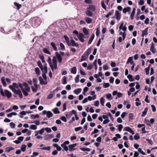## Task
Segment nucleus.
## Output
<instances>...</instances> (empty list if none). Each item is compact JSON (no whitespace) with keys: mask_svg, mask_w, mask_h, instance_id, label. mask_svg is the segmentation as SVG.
Returning <instances> with one entry per match:
<instances>
[{"mask_svg":"<svg viewBox=\"0 0 157 157\" xmlns=\"http://www.w3.org/2000/svg\"><path fill=\"white\" fill-rule=\"evenodd\" d=\"M52 110L55 114H59L60 113V112L58 110V108H56L54 109H53Z\"/></svg>","mask_w":157,"mask_h":157,"instance_id":"nucleus-27","label":"nucleus"},{"mask_svg":"<svg viewBox=\"0 0 157 157\" xmlns=\"http://www.w3.org/2000/svg\"><path fill=\"white\" fill-rule=\"evenodd\" d=\"M83 32L86 35H88L89 34L88 31L87 30L86 28L84 27L83 28Z\"/></svg>","mask_w":157,"mask_h":157,"instance_id":"nucleus-29","label":"nucleus"},{"mask_svg":"<svg viewBox=\"0 0 157 157\" xmlns=\"http://www.w3.org/2000/svg\"><path fill=\"white\" fill-rule=\"evenodd\" d=\"M40 149L43 150H45L47 151H49L50 150V147L49 146H48L47 147H44L42 148H40Z\"/></svg>","mask_w":157,"mask_h":157,"instance_id":"nucleus-45","label":"nucleus"},{"mask_svg":"<svg viewBox=\"0 0 157 157\" xmlns=\"http://www.w3.org/2000/svg\"><path fill=\"white\" fill-rule=\"evenodd\" d=\"M94 37V34H93L91 36V37H90V40L88 42V44H90L91 43Z\"/></svg>","mask_w":157,"mask_h":157,"instance_id":"nucleus-19","label":"nucleus"},{"mask_svg":"<svg viewBox=\"0 0 157 157\" xmlns=\"http://www.w3.org/2000/svg\"><path fill=\"white\" fill-rule=\"evenodd\" d=\"M55 54L59 62L61 63L62 61V59L60 55L57 52H56Z\"/></svg>","mask_w":157,"mask_h":157,"instance_id":"nucleus-6","label":"nucleus"},{"mask_svg":"<svg viewBox=\"0 0 157 157\" xmlns=\"http://www.w3.org/2000/svg\"><path fill=\"white\" fill-rule=\"evenodd\" d=\"M31 117L32 118H33L34 119L38 118L39 117V116L38 114L36 115H31Z\"/></svg>","mask_w":157,"mask_h":157,"instance_id":"nucleus-50","label":"nucleus"},{"mask_svg":"<svg viewBox=\"0 0 157 157\" xmlns=\"http://www.w3.org/2000/svg\"><path fill=\"white\" fill-rule=\"evenodd\" d=\"M71 45L73 47H78V43H76L74 40H71Z\"/></svg>","mask_w":157,"mask_h":157,"instance_id":"nucleus-10","label":"nucleus"},{"mask_svg":"<svg viewBox=\"0 0 157 157\" xmlns=\"http://www.w3.org/2000/svg\"><path fill=\"white\" fill-rule=\"evenodd\" d=\"M6 151L7 152H9L10 151L14 150V148L11 147H6Z\"/></svg>","mask_w":157,"mask_h":157,"instance_id":"nucleus-33","label":"nucleus"},{"mask_svg":"<svg viewBox=\"0 0 157 157\" xmlns=\"http://www.w3.org/2000/svg\"><path fill=\"white\" fill-rule=\"evenodd\" d=\"M86 13L87 16L89 17H92L93 13L90 11H87L86 12Z\"/></svg>","mask_w":157,"mask_h":157,"instance_id":"nucleus-35","label":"nucleus"},{"mask_svg":"<svg viewBox=\"0 0 157 157\" xmlns=\"http://www.w3.org/2000/svg\"><path fill=\"white\" fill-rule=\"evenodd\" d=\"M81 91V88H78L77 89L75 90L74 91V92L76 94H78L80 93Z\"/></svg>","mask_w":157,"mask_h":157,"instance_id":"nucleus-28","label":"nucleus"},{"mask_svg":"<svg viewBox=\"0 0 157 157\" xmlns=\"http://www.w3.org/2000/svg\"><path fill=\"white\" fill-rule=\"evenodd\" d=\"M109 121L110 120L109 119H105L103 123L104 124H106L107 123L109 122Z\"/></svg>","mask_w":157,"mask_h":157,"instance_id":"nucleus-64","label":"nucleus"},{"mask_svg":"<svg viewBox=\"0 0 157 157\" xmlns=\"http://www.w3.org/2000/svg\"><path fill=\"white\" fill-rule=\"evenodd\" d=\"M138 151L141 154L143 155H145V153L142 151V149L141 148H139L138 149Z\"/></svg>","mask_w":157,"mask_h":157,"instance_id":"nucleus-53","label":"nucleus"},{"mask_svg":"<svg viewBox=\"0 0 157 157\" xmlns=\"http://www.w3.org/2000/svg\"><path fill=\"white\" fill-rule=\"evenodd\" d=\"M101 4L102 7L105 10H106V7L105 5L104 1H101Z\"/></svg>","mask_w":157,"mask_h":157,"instance_id":"nucleus-36","label":"nucleus"},{"mask_svg":"<svg viewBox=\"0 0 157 157\" xmlns=\"http://www.w3.org/2000/svg\"><path fill=\"white\" fill-rule=\"evenodd\" d=\"M148 110L147 107H146L143 112H142V114L141 115V116L142 117H144L147 114Z\"/></svg>","mask_w":157,"mask_h":157,"instance_id":"nucleus-26","label":"nucleus"},{"mask_svg":"<svg viewBox=\"0 0 157 157\" xmlns=\"http://www.w3.org/2000/svg\"><path fill=\"white\" fill-rule=\"evenodd\" d=\"M60 119L64 122H66L67 121V119L64 116H62Z\"/></svg>","mask_w":157,"mask_h":157,"instance_id":"nucleus-52","label":"nucleus"},{"mask_svg":"<svg viewBox=\"0 0 157 157\" xmlns=\"http://www.w3.org/2000/svg\"><path fill=\"white\" fill-rule=\"evenodd\" d=\"M127 113L125 112H123L121 115V118H124L125 116L127 115Z\"/></svg>","mask_w":157,"mask_h":157,"instance_id":"nucleus-63","label":"nucleus"},{"mask_svg":"<svg viewBox=\"0 0 157 157\" xmlns=\"http://www.w3.org/2000/svg\"><path fill=\"white\" fill-rule=\"evenodd\" d=\"M60 46L61 49L63 51L65 49V47L64 45L62 43H60Z\"/></svg>","mask_w":157,"mask_h":157,"instance_id":"nucleus-48","label":"nucleus"},{"mask_svg":"<svg viewBox=\"0 0 157 157\" xmlns=\"http://www.w3.org/2000/svg\"><path fill=\"white\" fill-rule=\"evenodd\" d=\"M51 45L55 51H56L58 50L54 42H52L51 43Z\"/></svg>","mask_w":157,"mask_h":157,"instance_id":"nucleus-23","label":"nucleus"},{"mask_svg":"<svg viewBox=\"0 0 157 157\" xmlns=\"http://www.w3.org/2000/svg\"><path fill=\"white\" fill-rule=\"evenodd\" d=\"M100 103L101 105L102 106L104 105V104L105 102V99L103 97H101L100 99Z\"/></svg>","mask_w":157,"mask_h":157,"instance_id":"nucleus-38","label":"nucleus"},{"mask_svg":"<svg viewBox=\"0 0 157 157\" xmlns=\"http://www.w3.org/2000/svg\"><path fill=\"white\" fill-rule=\"evenodd\" d=\"M131 8L129 7H127L126 8H124L123 10V13H125L126 12H130L131 11Z\"/></svg>","mask_w":157,"mask_h":157,"instance_id":"nucleus-15","label":"nucleus"},{"mask_svg":"<svg viewBox=\"0 0 157 157\" xmlns=\"http://www.w3.org/2000/svg\"><path fill=\"white\" fill-rule=\"evenodd\" d=\"M43 52L49 55H51V52L46 48H44L43 49Z\"/></svg>","mask_w":157,"mask_h":157,"instance_id":"nucleus-20","label":"nucleus"},{"mask_svg":"<svg viewBox=\"0 0 157 157\" xmlns=\"http://www.w3.org/2000/svg\"><path fill=\"white\" fill-rule=\"evenodd\" d=\"M53 65L54 66V68L56 69H57V60L56 57L55 56L53 57V59L52 60Z\"/></svg>","mask_w":157,"mask_h":157,"instance_id":"nucleus-3","label":"nucleus"},{"mask_svg":"<svg viewBox=\"0 0 157 157\" xmlns=\"http://www.w3.org/2000/svg\"><path fill=\"white\" fill-rule=\"evenodd\" d=\"M10 125L11 128H15V124L13 122H11L10 123Z\"/></svg>","mask_w":157,"mask_h":157,"instance_id":"nucleus-60","label":"nucleus"},{"mask_svg":"<svg viewBox=\"0 0 157 157\" xmlns=\"http://www.w3.org/2000/svg\"><path fill=\"white\" fill-rule=\"evenodd\" d=\"M63 37L66 41L67 45L69 46H71V44L70 42L69 39V37L67 35H64L63 36Z\"/></svg>","mask_w":157,"mask_h":157,"instance_id":"nucleus-12","label":"nucleus"},{"mask_svg":"<svg viewBox=\"0 0 157 157\" xmlns=\"http://www.w3.org/2000/svg\"><path fill=\"white\" fill-rule=\"evenodd\" d=\"M118 130L119 131H121L123 128V125L121 124H120L118 125Z\"/></svg>","mask_w":157,"mask_h":157,"instance_id":"nucleus-59","label":"nucleus"},{"mask_svg":"<svg viewBox=\"0 0 157 157\" xmlns=\"http://www.w3.org/2000/svg\"><path fill=\"white\" fill-rule=\"evenodd\" d=\"M91 48H89L87 49L86 52H85L84 53H86V54L89 56V55L91 52Z\"/></svg>","mask_w":157,"mask_h":157,"instance_id":"nucleus-42","label":"nucleus"},{"mask_svg":"<svg viewBox=\"0 0 157 157\" xmlns=\"http://www.w3.org/2000/svg\"><path fill=\"white\" fill-rule=\"evenodd\" d=\"M100 30L99 28H97L96 29V35L97 36H99L100 34Z\"/></svg>","mask_w":157,"mask_h":157,"instance_id":"nucleus-57","label":"nucleus"},{"mask_svg":"<svg viewBox=\"0 0 157 157\" xmlns=\"http://www.w3.org/2000/svg\"><path fill=\"white\" fill-rule=\"evenodd\" d=\"M35 71L36 75L39 76L40 75V69L38 67H36L35 69Z\"/></svg>","mask_w":157,"mask_h":157,"instance_id":"nucleus-22","label":"nucleus"},{"mask_svg":"<svg viewBox=\"0 0 157 157\" xmlns=\"http://www.w3.org/2000/svg\"><path fill=\"white\" fill-rule=\"evenodd\" d=\"M80 149L82 150L83 151H90V149L89 148H84L81 147L80 148Z\"/></svg>","mask_w":157,"mask_h":157,"instance_id":"nucleus-43","label":"nucleus"},{"mask_svg":"<svg viewBox=\"0 0 157 157\" xmlns=\"http://www.w3.org/2000/svg\"><path fill=\"white\" fill-rule=\"evenodd\" d=\"M85 21L88 24L91 23L92 22V19L89 17H87L86 18Z\"/></svg>","mask_w":157,"mask_h":157,"instance_id":"nucleus-32","label":"nucleus"},{"mask_svg":"<svg viewBox=\"0 0 157 157\" xmlns=\"http://www.w3.org/2000/svg\"><path fill=\"white\" fill-rule=\"evenodd\" d=\"M127 78L129 79L130 82H132L134 81V78H133L132 75H131L129 74L128 75Z\"/></svg>","mask_w":157,"mask_h":157,"instance_id":"nucleus-18","label":"nucleus"},{"mask_svg":"<svg viewBox=\"0 0 157 157\" xmlns=\"http://www.w3.org/2000/svg\"><path fill=\"white\" fill-rule=\"evenodd\" d=\"M110 86V84L108 83H105L103 84V87L105 88H107Z\"/></svg>","mask_w":157,"mask_h":157,"instance_id":"nucleus-56","label":"nucleus"},{"mask_svg":"<svg viewBox=\"0 0 157 157\" xmlns=\"http://www.w3.org/2000/svg\"><path fill=\"white\" fill-rule=\"evenodd\" d=\"M134 139L135 140H137L140 138L139 133H137L134 136Z\"/></svg>","mask_w":157,"mask_h":157,"instance_id":"nucleus-44","label":"nucleus"},{"mask_svg":"<svg viewBox=\"0 0 157 157\" xmlns=\"http://www.w3.org/2000/svg\"><path fill=\"white\" fill-rule=\"evenodd\" d=\"M133 113H131L129 114V121L132 120L133 119Z\"/></svg>","mask_w":157,"mask_h":157,"instance_id":"nucleus-46","label":"nucleus"},{"mask_svg":"<svg viewBox=\"0 0 157 157\" xmlns=\"http://www.w3.org/2000/svg\"><path fill=\"white\" fill-rule=\"evenodd\" d=\"M39 80L40 81V84L41 85H42L44 84V81L41 76H40L39 77Z\"/></svg>","mask_w":157,"mask_h":157,"instance_id":"nucleus-31","label":"nucleus"},{"mask_svg":"<svg viewBox=\"0 0 157 157\" xmlns=\"http://www.w3.org/2000/svg\"><path fill=\"white\" fill-rule=\"evenodd\" d=\"M77 71L76 67H73L71 69V72L73 74H75Z\"/></svg>","mask_w":157,"mask_h":157,"instance_id":"nucleus-25","label":"nucleus"},{"mask_svg":"<svg viewBox=\"0 0 157 157\" xmlns=\"http://www.w3.org/2000/svg\"><path fill=\"white\" fill-rule=\"evenodd\" d=\"M76 143L69 145L68 146V147L69 148V151H71L75 150V147L76 146Z\"/></svg>","mask_w":157,"mask_h":157,"instance_id":"nucleus-5","label":"nucleus"},{"mask_svg":"<svg viewBox=\"0 0 157 157\" xmlns=\"http://www.w3.org/2000/svg\"><path fill=\"white\" fill-rule=\"evenodd\" d=\"M105 96H106L107 99L108 100H109L110 99H112L113 98L112 95L111 94H107L105 95Z\"/></svg>","mask_w":157,"mask_h":157,"instance_id":"nucleus-41","label":"nucleus"},{"mask_svg":"<svg viewBox=\"0 0 157 157\" xmlns=\"http://www.w3.org/2000/svg\"><path fill=\"white\" fill-rule=\"evenodd\" d=\"M88 10H91L92 11H95L96 9L94 6L93 5H90L89 7L87 9Z\"/></svg>","mask_w":157,"mask_h":157,"instance_id":"nucleus-17","label":"nucleus"},{"mask_svg":"<svg viewBox=\"0 0 157 157\" xmlns=\"http://www.w3.org/2000/svg\"><path fill=\"white\" fill-rule=\"evenodd\" d=\"M47 61L48 62L49 65L52 64L51 62V59L50 56H48Z\"/></svg>","mask_w":157,"mask_h":157,"instance_id":"nucleus-58","label":"nucleus"},{"mask_svg":"<svg viewBox=\"0 0 157 157\" xmlns=\"http://www.w3.org/2000/svg\"><path fill=\"white\" fill-rule=\"evenodd\" d=\"M44 131V128H43L40 130L38 131V132L40 134L42 135Z\"/></svg>","mask_w":157,"mask_h":157,"instance_id":"nucleus-49","label":"nucleus"},{"mask_svg":"<svg viewBox=\"0 0 157 157\" xmlns=\"http://www.w3.org/2000/svg\"><path fill=\"white\" fill-rule=\"evenodd\" d=\"M85 37L84 35L82 33H80L78 36V38L79 40L82 42H83L84 41V38Z\"/></svg>","mask_w":157,"mask_h":157,"instance_id":"nucleus-4","label":"nucleus"},{"mask_svg":"<svg viewBox=\"0 0 157 157\" xmlns=\"http://www.w3.org/2000/svg\"><path fill=\"white\" fill-rule=\"evenodd\" d=\"M79 75H77L76 77L75 78V81L76 83H77L79 82Z\"/></svg>","mask_w":157,"mask_h":157,"instance_id":"nucleus-47","label":"nucleus"},{"mask_svg":"<svg viewBox=\"0 0 157 157\" xmlns=\"http://www.w3.org/2000/svg\"><path fill=\"white\" fill-rule=\"evenodd\" d=\"M41 71H42L43 73H45V74H47L48 73V68H43V69Z\"/></svg>","mask_w":157,"mask_h":157,"instance_id":"nucleus-54","label":"nucleus"},{"mask_svg":"<svg viewBox=\"0 0 157 157\" xmlns=\"http://www.w3.org/2000/svg\"><path fill=\"white\" fill-rule=\"evenodd\" d=\"M9 87L15 94L18 95L21 98H22L23 95L21 90L19 89L17 90L16 89L19 88L18 86L16 83H13L12 85H10Z\"/></svg>","mask_w":157,"mask_h":157,"instance_id":"nucleus-1","label":"nucleus"},{"mask_svg":"<svg viewBox=\"0 0 157 157\" xmlns=\"http://www.w3.org/2000/svg\"><path fill=\"white\" fill-rule=\"evenodd\" d=\"M26 145L25 144H23L22 145V147H21V150L23 152H24L26 148Z\"/></svg>","mask_w":157,"mask_h":157,"instance_id":"nucleus-37","label":"nucleus"},{"mask_svg":"<svg viewBox=\"0 0 157 157\" xmlns=\"http://www.w3.org/2000/svg\"><path fill=\"white\" fill-rule=\"evenodd\" d=\"M54 137L53 135L52 134H48L46 136H45L44 137V140H47L49 139H51L53 138Z\"/></svg>","mask_w":157,"mask_h":157,"instance_id":"nucleus-13","label":"nucleus"},{"mask_svg":"<svg viewBox=\"0 0 157 157\" xmlns=\"http://www.w3.org/2000/svg\"><path fill=\"white\" fill-rule=\"evenodd\" d=\"M0 92L2 96L3 97L6 96L8 99L10 98L12 96L11 92L8 90H5L4 92L2 86H0Z\"/></svg>","mask_w":157,"mask_h":157,"instance_id":"nucleus-2","label":"nucleus"},{"mask_svg":"<svg viewBox=\"0 0 157 157\" xmlns=\"http://www.w3.org/2000/svg\"><path fill=\"white\" fill-rule=\"evenodd\" d=\"M115 15L116 19L118 20H120L121 18V14L118 11L116 10L115 12Z\"/></svg>","mask_w":157,"mask_h":157,"instance_id":"nucleus-7","label":"nucleus"},{"mask_svg":"<svg viewBox=\"0 0 157 157\" xmlns=\"http://www.w3.org/2000/svg\"><path fill=\"white\" fill-rule=\"evenodd\" d=\"M125 130L127 131L128 132L134 135L135 134L134 131L132 130V129L129 127H125Z\"/></svg>","mask_w":157,"mask_h":157,"instance_id":"nucleus-11","label":"nucleus"},{"mask_svg":"<svg viewBox=\"0 0 157 157\" xmlns=\"http://www.w3.org/2000/svg\"><path fill=\"white\" fill-rule=\"evenodd\" d=\"M39 58L41 60L42 62L43 63H45V61L44 60V58L43 56V55H39Z\"/></svg>","mask_w":157,"mask_h":157,"instance_id":"nucleus-39","label":"nucleus"},{"mask_svg":"<svg viewBox=\"0 0 157 157\" xmlns=\"http://www.w3.org/2000/svg\"><path fill=\"white\" fill-rule=\"evenodd\" d=\"M88 56L86 54V53H84L81 56V58L80 62H82L83 61H85L88 58Z\"/></svg>","mask_w":157,"mask_h":157,"instance_id":"nucleus-9","label":"nucleus"},{"mask_svg":"<svg viewBox=\"0 0 157 157\" xmlns=\"http://www.w3.org/2000/svg\"><path fill=\"white\" fill-rule=\"evenodd\" d=\"M52 113L50 111H48L47 112V116L48 118H49L53 116Z\"/></svg>","mask_w":157,"mask_h":157,"instance_id":"nucleus-30","label":"nucleus"},{"mask_svg":"<svg viewBox=\"0 0 157 157\" xmlns=\"http://www.w3.org/2000/svg\"><path fill=\"white\" fill-rule=\"evenodd\" d=\"M30 128L33 130H36L37 129V126L34 124H32L31 125Z\"/></svg>","mask_w":157,"mask_h":157,"instance_id":"nucleus-51","label":"nucleus"},{"mask_svg":"<svg viewBox=\"0 0 157 157\" xmlns=\"http://www.w3.org/2000/svg\"><path fill=\"white\" fill-rule=\"evenodd\" d=\"M37 64L38 67L40 68L41 70H42L43 69V65L42 64L40 60H39L37 62Z\"/></svg>","mask_w":157,"mask_h":157,"instance_id":"nucleus-24","label":"nucleus"},{"mask_svg":"<svg viewBox=\"0 0 157 157\" xmlns=\"http://www.w3.org/2000/svg\"><path fill=\"white\" fill-rule=\"evenodd\" d=\"M67 77L65 76H64L62 79V83L63 84H65L67 83Z\"/></svg>","mask_w":157,"mask_h":157,"instance_id":"nucleus-40","label":"nucleus"},{"mask_svg":"<svg viewBox=\"0 0 157 157\" xmlns=\"http://www.w3.org/2000/svg\"><path fill=\"white\" fill-rule=\"evenodd\" d=\"M148 28H146L144 30L142 31V36L144 37V36L147 35V31Z\"/></svg>","mask_w":157,"mask_h":157,"instance_id":"nucleus-16","label":"nucleus"},{"mask_svg":"<svg viewBox=\"0 0 157 157\" xmlns=\"http://www.w3.org/2000/svg\"><path fill=\"white\" fill-rule=\"evenodd\" d=\"M93 66L92 64H89L87 67V69L91 70L93 68Z\"/></svg>","mask_w":157,"mask_h":157,"instance_id":"nucleus-61","label":"nucleus"},{"mask_svg":"<svg viewBox=\"0 0 157 157\" xmlns=\"http://www.w3.org/2000/svg\"><path fill=\"white\" fill-rule=\"evenodd\" d=\"M1 82H2L4 86H6V81H5V78L4 77H2L1 78Z\"/></svg>","mask_w":157,"mask_h":157,"instance_id":"nucleus-34","label":"nucleus"},{"mask_svg":"<svg viewBox=\"0 0 157 157\" xmlns=\"http://www.w3.org/2000/svg\"><path fill=\"white\" fill-rule=\"evenodd\" d=\"M24 95L25 96H27L28 95V92H27V91H25L24 89H23V90H21Z\"/></svg>","mask_w":157,"mask_h":157,"instance_id":"nucleus-55","label":"nucleus"},{"mask_svg":"<svg viewBox=\"0 0 157 157\" xmlns=\"http://www.w3.org/2000/svg\"><path fill=\"white\" fill-rule=\"evenodd\" d=\"M150 50L153 53H156L155 49V46L154 43L152 42L151 44V46L150 48Z\"/></svg>","mask_w":157,"mask_h":157,"instance_id":"nucleus-8","label":"nucleus"},{"mask_svg":"<svg viewBox=\"0 0 157 157\" xmlns=\"http://www.w3.org/2000/svg\"><path fill=\"white\" fill-rule=\"evenodd\" d=\"M14 5L17 7V10H19L22 6L21 5L19 4L18 3L16 2H14Z\"/></svg>","mask_w":157,"mask_h":157,"instance_id":"nucleus-21","label":"nucleus"},{"mask_svg":"<svg viewBox=\"0 0 157 157\" xmlns=\"http://www.w3.org/2000/svg\"><path fill=\"white\" fill-rule=\"evenodd\" d=\"M45 130L47 132L49 133L51 131V129L50 128L47 127L45 128Z\"/></svg>","mask_w":157,"mask_h":157,"instance_id":"nucleus-62","label":"nucleus"},{"mask_svg":"<svg viewBox=\"0 0 157 157\" xmlns=\"http://www.w3.org/2000/svg\"><path fill=\"white\" fill-rule=\"evenodd\" d=\"M133 58L132 56L129 57L127 61L126 62L127 64H128L129 63H130L131 64H132L133 62L132 61Z\"/></svg>","mask_w":157,"mask_h":157,"instance_id":"nucleus-14","label":"nucleus"}]
</instances>
